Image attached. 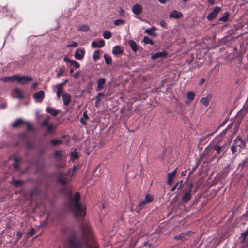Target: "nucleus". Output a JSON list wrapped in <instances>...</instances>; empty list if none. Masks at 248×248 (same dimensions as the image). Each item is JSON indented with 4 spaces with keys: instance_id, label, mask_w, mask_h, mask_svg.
Instances as JSON below:
<instances>
[{
    "instance_id": "nucleus-16",
    "label": "nucleus",
    "mask_w": 248,
    "mask_h": 248,
    "mask_svg": "<svg viewBox=\"0 0 248 248\" xmlns=\"http://www.w3.org/2000/svg\"><path fill=\"white\" fill-rule=\"evenodd\" d=\"M106 83V80L104 78H100L97 81V86L96 91H99L102 89Z\"/></svg>"
},
{
    "instance_id": "nucleus-37",
    "label": "nucleus",
    "mask_w": 248,
    "mask_h": 248,
    "mask_svg": "<svg viewBox=\"0 0 248 248\" xmlns=\"http://www.w3.org/2000/svg\"><path fill=\"white\" fill-rule=\"evenodd\" d=\"M61 143L62 141L58 139H53L51 141V144L55 146L60 144Z\"/></svg>"
},
{
    "instance_id": "nucleus-58",
    "label": "nucleus",
    "mask_w": 248,
    "mask_h": 248,
    "mask_svg": "<svg viewBox=\"0 0 248 248\" xmlns=\"http://www.w3.org/2000/svg\"><path fill=\"white\" fill-rule=\"evenodd\" d=\"M182 185H183V181L181 180V181L177 182L174 186H182Z\"/></svg>"
},
{
    "instance_id": "nucleus-51",
    "label": "nucleus",
    "mask_w": 248,
    "mask_h": 248,
    "mask_svg": "<svg viewBox=\"0 0 248 248\" xmlns=\"http://www.w3.org/2000/svg\"><path fill=\"white\" fill-rule=\"evenodd\" d=\"M160 25L163 27L164 28H167V23L166 22V21L164 20H162L160 21Z\"/></svg>"
},
{
    "instance_id": "nucleus-13",
    "label": "nucleus",
    "mask_w": 248,
    "mask_h": 248,
    "mask_svg": "<svg viewBox=\"0 0 248 248\" xmlns=\"http://www.w3.org/2000/svg\"><path fill=\"white\" fill-rule=\"evenodd\" d=\"M25 123V122L22 119H17L11 124V126L13 128L19 127Z\"/></svg>"
},
{
    "instance_id": "nucleus-54",
    "label": "nucleus",
    "mask_w": 248,
    "mask_h": 248,
    "mask_svg": "<svg viewBox=\"0 0 248 248\" xmlns=\"http://www.w3.org/2000/svg\"><path fill=\"white\" fill-rule=\"evenodd\" d=\"M53 124H50L49 125H48L47 126V132H51L53 129Z\"/></svg>"
},
{
    "instance_id": "nucleus-59",
    "label": "nucleus",
    "mask_w": 248,
    "mask_h": 248,
    "mask_svg": "<svg viewBox=\"0 0 248 248\" xmlns=\"http://www.w3.org/2000/svg\"><path fill=\"white\" fill-rule=\"evenodd\" d=\"M64 61L65 62H69V63H71V62L72 61V60H70V59H69L68 58H67V57H65L63 59Z\"/></svg>"
},
{
    "instance_id": "nucleus-10",
    "label": "nucleus",
    "mask_w": 248,
    "mask_h": 248,
    "mask_svg": "<svg viewBox=\"0 0 248 248\" xmlns=\"http://www.w3.org/2000/svg\"><path fill=\"white\" fill-rule=\"evenodd\" d=\"M85 51L80 48H77L74 54V57L76 59L78 60H82L83 59L85 55Z\"/></svg>"
},
{
    "instance_id": "nucleus-27",
    "label": "nucleus",
    "mask_w": 248,
    "mask_h": 248,
    "mask_svg": "<svg viewBox=\"0 0 248 248\" xmlns=\"http://www.w3.org/2000/svg\"><path fill=\"white\" fill-rule=\"evenodd\" d=\"M153 199H154V197L152 195H151L150 194H147L145 195V198L144 200L145 201H146L147 202L150 203V202H151L153 201Z\"/></svg>"
},
{
    "instance_id": "nucleus-45",
    "label": "nucleus",
    "mask_w": 248,
    "mask_h": 248,
    "mask_svg": "<svg viewBox=\"0 0 248 248\" xmlns=\"http://www.w3.org/2000/svg\"><path fill=\"white\" fill-rule=\"evenodd\" d=\"M62 152L59 151H56L54 153V156L56 158H58L61 156Z\"/></svg>"
},
{
    "instance_id": "nucleus-23",
    "label": "nucleus",
    "mask_w": 248,
    "mask_h": 248,
    "mask_svg": "<svg viewBox=\"0 0 248 248\" xmlns=\"http://www.w3.org/2000/svg\"><path fill=\"white\" fill-rule=\"evenodd\" d=\"M143 42L145 45L150 44L152 45L154 44L153 40L147 36L144 37Z\"/></svg>"
},
{
    "instance_id": "nucleus-8",
    "label": "nucleus",
    "mask_w": 248,
    "mask_h": 248,
    "mask_svg": "<svg viewBox=\"0 0 248 248\" xmlns=\"http://www.w3.org/2000/svg\"><path fill=\"white\" fill-rule=\"evenodd\" d=\"M62 99L63 101V106H68L71 102V96L67 93L62 94Z\"/></svg>"
},
{
    "instance_id": "nucleus-63",
    "label": "nucleus",
    "mask_w": 248,
    "mask_h": 248,
    "mask_svg": "<svg viewBox=\"0 0 248 248\" xmlns=\"http://www.w3.org/2000/svg\"><path fill=\"white\" fill-rule=\"evenodd\" d=\"M80 122L83 124H86V120L84 119V118H81V119H80Z\"/></svg>"
},
{
    "instance_id": "nucleus-64",
    "label": "nucleus",
    "mask_w": 248,
    "mask_h": 248,
    "mask_svg": "<svg viewBox=\"0 0 248 248\" xmlns=\"http://www.w3.org/2000/svg\"><path fill=\"white\" fill-rule=\"evenodd\" d=\"M186 173H187V171L186 170H184V171H183L182 172H181V176H185L186 175Z\"/></svg>"
},
{
    "instance_id": "nucleus-41",
    "label": "nucleus",
    "mask_w": 248,
    "mask_h": 248,
    "mask_svg": "<svg viewBox=\"0 0 248 248\" xmlns=\"http://www.w3.org/2000/svg\"><path fill=\"white\" fill-rule=\"evenodd\" d=\"M18 159L17 158H15V163H14V168L15 170H18L19 169V164H18Z\"/></svg>"
},
{
    "instance_id": "nucleus-35",
    "label": "nucleus",
    "mask_w": 248,
    "mask_h": 248,
    "mask_svg": "<svg viewBox=\"0 0 248 248\" xmlns=\"http://www.w3.org/2000/svg\"><path fill=\"white\" fill-rule=\"evenodd\" d=\"M58 181L59 182H60V184L62 185H66L67 184L68 181L69 180L65 179V178L60 177L58 178Z\"/></svg>"
},
{
    "instance_id": "nucleus-14",
    "label": "nucleus",
    "mask_w": 248,
    "mask_h": 248,
    "mask_svg": "<svg viewBox=\"0 0 248 248\" xmlns=\"http://www.w3.org/2000/svg\"><path fill=\"white\" fill-rule=\"evenodd\" d=\"M149 202H147L144 200H142L138 205L137 206L136 210L137 212H139L141 211L143 208L145 207V206L148 204Z\"/></svg>"
},
{
    "instance_id": "nucleus-11",
    "label": "nucleus",
    "mask_w": 248,
    "mask_h": 248,
    "mask_svg": "<svg viewBox=\"0 0 248 248\" xmlns=\"http://www.w3.org/2000/svg\"><path fill=\"white\" fill-rule=\"evenodd\" d=\"M132 11L134 14L139 15L142 11V7L140 4H136L133 5Z\"/></svg>"
},
{
    "instance_id": "nucleus-34",
    "label": "nucleus",
    "mask_w": 248,
    "mask_h": 248,
    "mask_svg": "<svg viewBox=\"0 0 248 248\" xmlns=\"http://www.w3.org/2000/svg\"><path fill=\"white\" fill-rule=\"evenodd\" d=\"M71 158L72 161L78 158V154L76 152H72L71 154Z\"/></svg>"
},
{
    "instance_id": "nucleus-42",
    "label": "nucleus",
    "mask_w": 248,
    "mask_h": 248,
    "mask_svg": "<svg viewBox=\"0 0 248 248\" xmlns=\"http://www.w3.org/2000/svg\"><path fill=\"white\" fill-rule=\"evenodd\" d=\"M221 10V8L218 6L215 7L212 11L214 14L217 15V14Z\"/></svg>"
},
{
    "instance_id": "nucleus-61",
    "label": "nucleus",
    "mask_w": 248,
    "mask_h": 248,
    "mask_svg": "<svg viewBox=\"0 0 248 248\" xmlns=\"http://www.w3.org/2000/svg\"><path fill=\"white\" fill-rule=\"evenodd\" d=\"M26 124H27V129L28 130H31V124L29 123H28V122L26 123Z\"/></svg>"
},
{
    "instance_id": "nucleus-17",
    "label": "nucleus",
    "mask_w": 248,
    "mask_h": 248,
    "mask_svg": "<svg viewBox=\"0 0 248 248\" xmlns=\"http://www.w3.org/2000/svg\"><path fill=\"white\" fill-rule=\"evenodd\" d=\"M112 53L114 55L121 54L123 53V50L121 48L120 46H115L113 47Z\"/></svg>"
},
{
    "instance_id": "nucleus-2",
    "label": "nucleus",
    "mask_w": 248,
    "mask_h": 248,
    "mask_svg": "<svg viewBox=\"0 0 248 248\" xmlns=\"http://www.w3.org/2000/svg\"><path fill=\"white\" fill-rule=\"evenodd\" d=\"M70 199L71 209L76 217L83 218L86 214V206L80 202V194L79 192H76L74 196L72 192L68 193Z\"/></svg>"
},
{
    "instance_id": "nucleus-9",
    "label": "nucleus",
    "mask_w": 248,
    "mask_h": 248,
    "mask_svg": "<svg viewBox=\"0 0 248 248\" xmlns=\"http://www.w3.org/2000/svg\"><path fill=\"white\" fill-rule=\"evenodd\" d=\"M233 143L235 144L236 146L239 147L240 149H244L246 146L245 142L239 136H237L233 141Z\"/></svg>"
},
{
    "instance_id": "nucleus-57",
    "label": "nucleus",
    "mask_w": 248,
    "mask_h": 248,
    "mask_svg": "<svg viewBox=\"0 0 248 248\" xmlns=\"http://www.w3.org/2000/svg\"><path fill=\"white\" fill-rule=\"evenodd\" d=\"M91 46L93 48H95L98 47L97 43L95 41H93L91 44Z\"/></svg>"
},
{
    "instance_id": "nucleus-50",
    "label": "nucleus",
    "mask_w": 248,
    "mask_h": 248,
    "mask_svg": "<svg viewBox=\"0 0 248 248\" xmlns=\"http://www.w3.org/2000/svg\"><path fill=\"white\" fill-rule=\"evenodd\" d=\"M236 147H237L236 145L235 144H234V143H233V144L232 145V146L231 147V149L233 154L236 152V151H237Z\"/></svg>"
},
{
    "instance_id": "nucleus-40",
    "label": "nucleus",
    "mask_w": 248,
    "mask_h": 248,
    "mask_svg": "<svg viewBox=\"0 0 248 248\" xmlns=\"http://www.w3.org/2000/svg\"><path fill=\"white\" fill-rule=\"evenodd\" d=\"M49 119L50 117L49 116H47V118L43 121L42 124L43 126L46 127L48 126Z\"/></svg>"
},
{
    "instance_id": "nucleus-62",
    "label": "nucleus",
    "mask_w": 248,
    "mask_h": 248,
    "mask_svg": "<svg viewBox=\"0 0 248 248\" xmlns=\"http://www.w3.org/2000/svg\"><path fill=\"white\" fill-rule=\"evenodd\" d=\"M68 82V80L67 79L64 80V81L61 83H59L61 84L62 86H64L65 84H66Z\"/></svg>"
},
{
    "instance_id": "nucleus-28",
    "label": "nucleus",
    "mask_w": 248,
    "mask_h": 248,
    "mask_svg": "<svg viewBox=\"0 0 248 248\" xmlns=\"http://www.w3.org/2000/svg\"><path fill=\"white\" fill-rule=\"evenodd\" d=\"M93 58L95 61L100 58V52L99 50H96L94 51L93 55Z\"/></svg>"
},
{
    "instance_id": "nucleus-19",
    "label": "nucleus",
    "mask_w": 248,
    "mask_h": 248,
    "mask_svg": "<svg viewBox=\"0 0 248 248\" xmlns=\"http://www.w3.org/2000/svg\"><path fill=\"white\" fill-rule=\"evenodd\" d=\"M46 111L47 112L50 113L51 115L54 116H56L58 113V111L56 109L51 107H47L46 108Z\"/></svg>"
},
{
    "instance_id": "nucleus-18",
    "label": "nucleus",
    "mask_w": 248,
    "mask_h": 248,
    "mask_svg": "<svg viewBox=\"0 0 248 248\" xmlns=\"http://www.w3.org/2000/svg\"><path fill=\"white\" fill-rule=\"evenodd\" d=\"M129 45L133 51L134 52H137L138 49V47L136 43L134 41L130 40L129 41Z\"/></svg>"
},
{
    "instance_id": "nucleus-33",
    "label": "nucleus",
    "mask_w": 248,
    "mask_h": 248,
    "mask_svg": "<svg viewBox=\"0 0 248 248\" xmlns=\"http://www.w3.org/2000/svg\"><path fill=\"white\" fill-rule=\"evenodd\" d=\"M125 22V21L124 20H123V19H117V20H114V24L115 26H119V25H123V24H124Z\"/></svg>"
},
{
    "instance_id": "nucleus-1",
    "label": "nucleus",
    "mask_w": 248,
    "mask_h": 248,
    "mask_svg": "<svg viewBox=\"0 0 248 248\" xmlns=\"http://www.w3.org/2000/svg\"><path fill=\"white\" fill-rule=\"evenodd\" d=\"M82 235L81 239H77L75 234L72 235L68 239V244L71 248H81L86 247L87 248H98L97 245L93 240L89 242V237L91 228L89 225L81 226Z\"/></svg>"
},
{
    "instance_id": "nucleus-26",
    "label": "nucleus",
    "mask_w": 248,
    "mask_h": 248,
    "mask_svg": "<svg viewBox=\"0 0 248 248\" xmlns=\"http://www.w3.org/2000/svg\"><path fill=\"white\" fill-rule=\"evenodd\" d=\"M89 30V27L86 24H83L80 26L78 30L81 31H87Z\"/></svg>"
},
{
    "instance_id": "nucleus-25",
    "label": "nucleus",
    "mask_w": 248,
    "mask_h": 248,
    "mask_svg": "<svg viewBox=\"0 0 248 248\" xmlns=\"http://www.w3.org/2000/svg\"><path fill=\"white\" fill-rule=\"evenodd\" d=\"M187 98L190 100L192 101L195 96V93L192 91H189L186 94Z\"/></svg>"
},
{
    "instance_id": "nucleus-38",
    "label": "nucleus",
    "mask_w": 248,
    "mask_h": 248,
    "mask_svg": "<svg viewBox=\"0 0 248 248\" xmlns=\"http://www.w3.org/2000/svg\"><path fill=\"white\" fill-rule=\"evenodd\" d=\"M104 95V93L101 92L98 93V95L96 97V102L95 103L97 104L101 100L100 97L103 96Z\"/></svg>"
},
{
    "instance_id": "nucleus-32",
    "label": "nucleus",
    "mask_w": 248,
    "mask_h": 248,
    "mask_svg": "<svg viewBox=\"0 0 248 248\" xmlns=\"http://www.w3.org/2000/svg\"><path fill=\"white\" fill-rule=\"evenodd\" d=\"M217 16V15L214 14L212 12L209 13L207 16V19L209 21H211L214 18H215Z\"/></svg>"
},
{
    "instance_id": "nucleus-47",
    "label": "nucleus",
    "mask_w": 248,
    "mask_h": 248,
    "mask_svg": "<svg viewBox=\"0 0 248 248\" xmlns=\"http://www.w3.org/2000/svg\"><path fill=\"white\" fill-rule=\"evenodd\" d=\"M35 234V231L33 228H31V230L27 232V234L30 236H32Z\"/></svg>"
},
{
    "instance_id": "nucleus-6",
    "label": "nucleus",
    "mask_w": 248,
    "mask_h": 248,
    "mask_svg": "<svg viewBox=\"0 0 248 248\" xmlns=\"http://www.w3.org/2000/svg\"><path fill=\"white\" fill-rule=\"evenodd\" d=\"M33 97L36 102H41L45 97V93L43 91L40 90L33 94Z\"/></svg>"
},
{
    "instance_id": "nucleus-44",
    "label": "nucleus",
    "mask_w": 248,
    "mask_h": 248,
    "mask_svg": "<svg viewBox=\"0 0 248 248\" xmlns=\"http://www.w3.org/2000/svg\"><path fill=\"white\" fill-rule=\"evenodd\" d=\"M221 147L218 145H215L214 147V149L217 152V154H220L221 152Z\"/></svg>"
},
{
    "instance_id": "nucleus-7",
    "label": "nucleus",
    "mask_w": 248,
    "mask_h": 248,
    "mask_svg": "<svg viewBox=\"0 0 248 248\" xmlns=\"http://www.w3.org/2000/svg\"><path fill=\"white\" fill-rule=\"evenodd\" d=\"M177 173V168H176L172 172L169 173L167 175V183L169 185H172L173 182L175 178Z\"/></svg>"
},
{
    "instance_id": "nucleus-29",
    "label": "nucleus",
    "mask_w": 248,
    "mask_h": 248,
    "mask_svg": "<svg viewBox=\"0 0 248 248\" xmlns=\"http://www.w3.org/2000/svg\"><path fill=\"white\" fill-rule=\"evenodd\" d=\"M111 33L109 31H105L103 34V37L106 39H108L111 37Z\"/></svg>"
},
{
    "instance_id": "nucleus-55",
    "label": "nucleus",
    "mask_w": 248,
    "mask_h": 248,
    "mask_svg": "<svg viewBox=\"0 0 248 248\" xmlns=\"http://www.w3.org/2000/svg\"><path fill=\"white\" fill-rule=\"evenodd\" d=\"M119 14L121 16H123L125 14V11L124 9L120 8L119 11Z\"/></svg>"
},
{
    "instance_id": "nucleus-5",
    "label": "nucleus",
    "mask_w": 248,
    "mask_h": 248,
    "mask_svg": "<svg viewBox=\"0 0 248 248\" xmlns=\"http://www.w3.org/2000/svg\"><path fill=\"white\" fill-rule=\"evenodd\" d=\"M194 232L192 231H189L187 232H182L178 235L175 236L174 238L177 240H181L182 241H186L188 239L191 234H194Z\"/></svg>"
},
{
    "instance_id": "nucleus-52",
    "label": "nucleus",
    "mask_w": 248,
    "mask_h": 248,
    "mask_svg": "<svg viewBox=\"0 0 248 248\" xmlns=\"http://www.w3.org/2000/svg\"><path fill=\"white\" fill-rule=\"evenodd\" d=\"M37 187H36L33 190V191L30 192V197L31 199L32 198L33 195L37 192Z\"/></svg>"
},
{
    "instance_id": "nucleus-49",
    "label": "nucleus",
    "mask_w": 248,
    "mask_h": 248,
    "mask_svg": "<svg viewBox=\"0 0 248 248\" xmlns=\"http://www.w3.org/2000/svg\"><path fill=\"white\" fill-rule=\"evenodd\" d=\"M64 70L61 68H60L59 70V72L56 75V77L59 78H60L63 73Z\"/></svg>"
},
{
    "instance_id": "nucleus-48",
    "label": "nucleus",
    "mask_w": 248,
    "mask_h": 248,
    "mask_svg": "<svg viewBox=\"0 0 248 248\" xmlns=\"http://www.w3.org/2000/svg\"><path fill=\"white\" fill-rule=\"evenodd\" d=\"M22 233L21 232H17L16 234V241L18 242L21 238Z\"/></svg>"
},
{
    "instance_id": "nucleus-43",
    "label": "nucleus",
    "mask_w": 248,
    "mask_h": 248,
    "mask_svg": "<svg viewBox=\"0 0 248 248\" xmlns=\"http://www.w3.org/2000/svg\"><path fill=\"white\" fill-rule=\"evenodd\" d=\"M97 46L98 47H102L104 46L105 44V42L103 39L100 40L98 42H97Z\"/></svg>"
},
{
    "instance_id": "nucleus-12",
    "label": "nucleus",
    "mask_w": 248,
    "mask_h": 248,
    "mask_svg": "<svg viewBox=\"0 0 248 248\" xmlns=\"http://www.w3.org/2000/svg\"><path fill=\"white\" fill-rule=\"evenodd\" d=\"M183 16V14L177 10L172 11L170 14L169 17L170 18H174L178 19Z\"/></svg>"
},
{
    "instance_id": "nucleus-56",
    "label": "nucleus",
    "mask_w": 248,
    "mask_h": 248,
    "mask_svg": "<svg viewBox=\"0 0 248 248\" xmlns=\"http://www.w3.org/2000/svg\"><path fill=\"white\" fill-rule=\"evenodd\" d=\"M80 71H77L76 72L74 75H73V77L74 78H78V77H79V75H80Z\"/></svg>"
},
{
    "instance_id": "nucleus-24",
    "label": "nucleus",
    "mask_w": 248,
    "mask_h": 248,
    "mask_svg": "<svg viewBox=\"0 0 248 248\" xmlns=\"http://www.w3.org/2000/svg\"><path fill=\"white\" fill-rule=\"evenodd\" d=\"M156 30V28L155 27H152L149 29H146L145 31V32L147 33L148 35L155 36V34L153 33V32Z\"/></svg>"
},
{
    "instance_id": "nucleus-31",
    "label": "nucleus",
    "mask_w": 248,
    "mask_h": 248,
    "mask_svg": "<svg viewBox=\"0 0 248 248\" xmlns=\"http://www.w3.org/2000/svg\"><path fill=\"white\" fill-rule=\"evenodd\" d=\"M200 102L205 106L209 104V99L208 97H203L200 100Z\"/></svg>"
},
{
    "instance_id": "nucleus-46",
    "label": "nucleus",
    "mask_w": 248,
    "mask_h": 248,
    "mask_svg": "<svg viewBox=\"0 0 248 248\" xmlns=\"http://www.w3.org/2000/svg\"><path fill=\"white\" fill-rule=\"evenodd\" d=\"M14 92L18 94V97L19 98H21L23 97V95L22 94V93H21V91L19 89H18V88L15 89L14 90Z\"/></svg>"
},
{
    "instance_id": "nucleus-30",
    "label": "nucleus",
    "mask_w": 248,
    "mask_h": 248,
    "mask_svg": "<svg viewBox=\"0 0 248 248\" xmlns=\"http://www.w3.org/2000/svg\"><path fill=\"white\" fill-rule=\"evenodd\" d=\"M229 14L226 12L225 13V15L223 16H222L221 17H220L219 18V21H223V22H226L229 19Z\"/></svg>"
},
{
    "instance_id": "nucleus-60",
    "label": "nucleus",
    "mask_w": 248,
    "mask_h": 248,
    "mask_svg": "<svg viewBox=\"0 0 248 248\" xmlns=\"http://www.w3.org/2000/svg\"><path fill=\"white\" fill-rule=\"evenodd\" d=\"M0 107L1 108L4 109L7 107V104L6 103H3L0 104Z\"/></svg>"
},
{
    "instance_id": "nucleus-3",
    "label": "nucleus",
    "mask_w": 248,
    "mask_h": 248,
    "mask_svg": "<svg viewBox=\"0 0 248 248\" xmlns=\"http://www.w3.org/2000/svg\"><path fill=\"white\" fill-rule=\"evenodd\" d=\"M183 187H178L177 190L181 191L182 196L181 200L183 202L187 203L189 201L191 196L194 193L192 192V188L193 187H186L184 189H182Z\"/></svg>"
},
{
    "instance_id": "nucleus-21",
    "label": "nucleus",
    "mask_w": 248,
    "mask_h": 248,
    "mask_svg": "<svg viewBox=\"0 0 248 248\" xmlns=\"http://www.w3.org/2000/svg\"><path fill=\"white\" fill-rule=\"evenodd\" d=\"M53 89L57 90V92H59L60 93H62V94L63 93H66L65 92L63 91V86H62L61 84H58L53 86Z\"/></svg>"
},
{
    "instance_id": "nucleus-22",
    "label": "nucleus",
    "mask_w": 248,
    "mask_h": 248,
    "mask_svg": "<svg viewBox=\"0 0 248 248\" xmlns=\"http://www.w3.org/2000/svg\"><path fill=\"white\" fill-rule=\"evenodd\" d=\"M104 59H105V62H106V63L107 64V65H110L112 63V59L108 55V54H104Z\"/></svg>"
},
{
    "instance_id": "nucleus-20",
    "label": "nucleus",
    "mask_w": 248,
    "mask_h": 248,
    "mask_svg": "<svg viewBox=\"0 0 248 248\" xmlns=\"http://www.w3.org/2000/svg\"><path fill=\"white\" fill-rule=\"evenodd\" d=\"M166 55V53L164 51L158 52H156L155 54H153L151 58L153 60H155L157 58L163 57V56H165Z\"/></svg>"
},
{
    "instance_id": "nucleus-4",
    "label": "nucleus",
    "mask_w": 248,
    "mask_h": 248,
    "mask_svg": "<svg viewBox=\"0 0 248 248\" xmlns=\"http://www.w3.org/2000/svg\"><path fill=\"white\" fill-rule=\"evenodd\" d=\"M32 78L28 76H21L20 75H16V80L21 84H25L32 81Z\"/></svg>"
},
{
    "instance_id": "nucleus-39",
    "label": "nucleus",
    "mask_w": 248,
    "mask_h": 248,
    "mask_svg": "<svg viewBox=\"0 0 248 248\" xmlns=\"http://www.w3.org/2000/svg\"><path fill=\"white\" fill-rule=\"evenodd\" d=\"M70 64L73 65L75 68H79L80 67L79 63L75 60H72Z\"/></svg>"
},
{
    "instance_id": "nucleus-53",
    "label": "nucleus",
    "mask_w": 248,
    "mask_h": 248,
    "mask_svg": "<svg viewBox=\"0 0 248 248\" xmlns=\"http://www.w3.org/2000/svg\"><path fill=\"white\" fill-rule=\"evenodd\" d=\"M13 184L16 185H23V184L22 183V182L20 180H13Z\"/></svg>"
},
{
    "instance_id": "nucleus-36",
    "label": "nucleus",
    "mask_w": 248,
    "mask_h": 248,
    "mask_svg": "<svg viewBox=\"0 0 248 248\" xmlns=\"http://www.w3.org/2000/svg\"><path fill=\"white\" fill-rule=\"evenodd\" d=\"M78 46V44L76 42L71 41L66 46L67 47H76Z\"/></svg>"
},
{
    "instance_id": "nucleus-15",
    "label": "nucleus",
    "mask_w": 248,
    "mask_h": 248,
    "mask_svg": "<svg viewBox=\"0 0 248 248\" xmlns=\"http://www.w3.org/2000/svg\"><path fill=\"white\" fill-rule=\"evenodd\" d=\"M0 80L4 82H13L16 80V75L12 76H5L2 77Z\"/></svg>"
}]
</instances>
